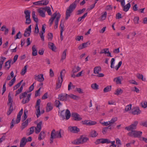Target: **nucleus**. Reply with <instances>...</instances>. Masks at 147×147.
I'll list each match as a JSON object with an SVG mask.
<instances>
[{"label":"nucleus","mask_w":147,"mask_h":147,"mask_svg":"<svg viewBox=\"0 0 147 147\" xmlns=\"http://www.w3.org/2000/svg\"><path fill=\"white\" fill-rule=\"evenodd\" d=\"M80 0H75L67 9L65 19L67 20L70 16L71 13L76 7L77 4L79 3Z\"/></svg>","instance_id":"nucleus-1"},{"label":"nucleus","mask_w":147,"mask_h":147,"mask_svg":"<svg viewBox=\"0 0 147 147\" xmlns=\"http://www.w3.org/2000/svg\"><path fill=\"white\" fill-rule=\"evenodd\" d=\"M23 110L22 109L19 112L17 116V119L16 120V122H15L14 119H12L11 122V126L10 128L11 129H12L14 126V125L15 124H17L19 123L20 122L21 117L23 113Z\"/></svg>","instance_id":"nucleus-2"},{"label":"nucleus","mask_w":147,"mask_h":147,"mask_svg":"<svg viewBox=\"0 0 147 147\" xmlns=\"http://www.w3.org/2000/svg\"><path fill=\"white\" fill-rule=\"evenodd\" d=\"M71 114L69 110L67 109L65 112H64V110L62 111L61 113L60 117L62 118L63 120L65 118L66 120L68 119L70 117Z\"/></svg>","instance_id":"nucleus-3"},{"label":"nucleus","mask_w":147,"mask_h":147,"mask_svg":"<svg viewBox=\"0 0 147 147\" xmlns=\"http://www.w3.org/2000/svg\"><path fill=\"white\" fill-rule=\"evenodd\" d=\"M142 132L140 131L136 130L132 131L129 132L127 135L130 137H134L135 138H140L141 136Z\"/></svg>","instance_id":"nucleus-4"},{"label":"nucleus","mask_w":147,"mask_h":147,"mask_svg":"<svg viewBox=\"0 0 147 147\" xmlns=\"http://www.w3.org/2000/svg\"><path fill=\"white\" fill-rule=\"evenodd\" d=\"M138 123V121H135L133 124L128 126L125 127V129L128 131H135V130L136 129Z\"/></svg>","instance_id":"nucleus-5"},{"label":"nucleus","mask_w":147,"mask_h":147,"mask_svg":"<svg viewBox=\"0 0 147 147\" xmlns=\"http://www.w3.org/2000/svg\"><path fill=\"white\" fill-rule=\"evenodd\" d=\"M72 120L75 121H80L82 119V118L80 115L77 113L72 112L71 113Z\"/></svg>","instance_id":"nucleus-6"},{"label":"nucleus","mask_w":147,"mask_h":147,"mask_svg":"<svg viewBox=\"0 0 147 147\" xmlns=\"http://www.w3.org/2000/svg\"><path fill=\"white\" fill-rule=\"evenodd\" d=\"M41 102V101L40 99H38L36 101L35 106V108H36V110L37 113L36 114V115L37 118H38L40 115V105Z\"/></svg>","instance_id":"nucleus-7"},{"label":"nucleus","mask_w":147,"mask_h":147,"mask_svg":"<svg viewBox=\"0 0 147 147\" xmlns=\"http://www.w3.org/2000/svg\"><path fill=\"white\" fill-rule=\"evenodd\" d=\"M69 97L68 94L66 93H61L58 95V99L61 101H66Z\"/></svg>","instance_id":"nucleus-8"},{"label":"nucleus","mask_w":147,"mask_h":147,"mask_svg":"<svg viewBox=\"0 0 147 147\" xmlns=\"http://www.w3.org/2000/svg\"><path fill=\"white\" fill-rule=\"evenodd\" d=\"M68 130L70 132L74 133H78L80 131L79 128L76 126H69L68 128Z\"/></svg>","instance_id":"nucleus-9"},{"label":"nucleus","mask_w":147,"mask_h":147,"mask_svg":"<svg viewBox=\"0 0 147 147\" xmlns=\"http://www.w3.org/2000/svg\"><path fill=\"white\" fill-rule=\"evenodd\" d=\"M42 124V121H40L37 124V126L35 127V133L36 134L39 133L41 129V125Z\"/></svg>","instance_id":"nucleus-10"},{"label":"nucleus","mask_w":147,"mask_h":147,"mask_svg":"<svg viewBox=\"0 0 147 147\" xmlns=\"http://www.w3.org/2000/svg\"><path fill=\"white\" fill-rule=\"evenodd\" d=\"M31 32V25H30L25 31L24 35L25 37L29 36Z\"/></svg>","instance_id":"nucleus-11"},{"label":"nucleus","mask_w":147,"mask_h":147,"mask_svg":"<svg viewBox=\"0 0 147 147\" xmlns=\"http://www.w3.org/2000/svg\"><path fill=\"white\" fill-rule=\"evenodd\" d=\"M44 25L45 26V25L44 24L42 25V30L40 31V32L39 33L41 39L42 41H44L45 40L43 34L45 32V27L44 26Z\"/></svg>","instance_id":"nucleus-12"},{"label":"nucleus","mask_w":147,"mask_h":147,"mask_svg":"<svg viewBox=\"0 0 147 147\" xmlns=\"http://www.w3.org/2000/svg\"><path fill=\"white\" fill-rule=\"evenodd\" d=\"M34 76V79L40 82H42L44 80L43 75L42 74H41L38 75H36Z\"/></svg>","instance_id":"nucleus-13"},{"label":"nucleus","mask_w":147,"mask_h":147,"mask_svg":"<svg viewBox=\"0 0 147 147\" xmlns=\"http://www.w3.org/2000/svg\"><path fill=\"white\" fill-rule=\"evenodd\" d=\"M44 9V7H41L37 10L39 13V15L42 17H45V11H44L45 10Z\"/></svg>","instance_id":"nucleus-14"},{"label":"nucleus","mask_w":147,"mask_h":147,"mask_svg":"<svg viewBox=\"0 0 147 147\" xmlns=\"http://www.w3.org/2000/svg\"><path fill=\"white\" fill-rule=\"evenodd\" d=\"M141 112L138 107H136L132 109L131 113L134 115H138L140 114Z\"/></svg>","instance_id":"nucleus-15"},{"label":"nucleus","mask_w":147,"mask_h":147,"mask_svg":"<svg viewBox=\"0 0 147 147\" xmlns=\"http://www.w3.org/2000/svg\"><path fill=\"white\" fill-rule=\"evenodd\" d=\"M65 73L66 71L64 69L62 70L61 71L60 73V76L61 77V78H58V82H60L61 84L63 82L62 76L64 75V74Z\"/></svg>","instance_id":"nucleus-16"},{"label":"nucleus","mask_w":147,"mask_h":147,"mask_svg":"<svg viewBox=\"0 0 147 147\" xmlns=\"http://www.w3.org/2000/svg\"><path fill=\"white\" fill-rule=\"evenodd\" d=\"M27 142V139L25 137H23L21 140L20 143V147H24Z\"/></svg>","instance_id":"nucleus-17"},{"label":"nucleus","mask_w":147,"mask_h":147,"mask_svg":"<svg viewBox=\"0 0 147 147\" xmlns=\"http://www.w3.org/2000/svg\"><path fill=\"white\" fill-rule=\"evenodd\" d=\"M53 109V105L50 102H48L47 104L46 108V112H48L52 110Z\"/></svg>","instance_id":"nucleus-18"},{"label":"nucleus","mask_w":147,"mask_h":147,"mask_svg":"<svg viewBox=\"0 0 147 147\" xmlns=\"http://www.w3.org/2000/svg\"><path fill=\"white\" fill-rule=\"evenodd\" d=\"M61 17V15L59 13H57V16L56 17V19L55 21V29L57 28L58 27V23L59 20Z\"/></svg>","instance_id":"nucleus-19"},{"label":"nucleus","mask_w":147,"mask_h":147,"mask_svg":"<svg viewBox=\"0 0 147 147\" xmlns=\"http://www.w3.org/2000/svg\"><path fill=\"white\" fill-rule=\"evenodd\" d=\"M52 16V17L49 20V21L50 22V26H51L52 25L54 20L56 17L57 16V13L56 12H55L53 14Z\"/></svg>","instance_id":"nucleus-20"},{"label":"nucleus","mask_w":147,"mask_h":147,"mask_svg":"<svg viewBox=\"0 0 147 147\" xmlns=\"http://www.w3.org/2000/svg\"><path fill=\"white\" fill-rule=\"evenodd\" d=\"M62 131L60 129L59 131H57L54 133V138H60L62 137L61 134V131Z\"/></svg>","instance_id":"nucleus-21"},{"label":"nucleus","mask_w":147,"mask_h":147,"mask_svg":"<svg viewBox=\"0 0 147 147\" xmlns=\"http://www.w3.org/2000/svg\"><path fill=\"white\" fill-rule=\"evenodd\" d=\"M31 95V94L29 93L28 94L27 98H26L25 99L24 98L22 100V102L24 104L30 101V99Z\"/></svg>","instance_id":"nucleus-22"},{"label":"nucleus","mask_w":147,"mask_h":147,"mask_svg":"<svg viewBox=\"0 0 147 147\" xmlns=\"http://www.w3.org/2000/svg\"><path fill=\"white\" fill-rule=\"evenodd\" d=\"M48 45L50 49H51L53 51H55L56 49V47L53 43L51 42H49Z\"/></svg>","instance_id":"nucleus-23"},{"label":"nucleus","mask_w":147,"mask_h":147,"mask_svg":"<svg viewBox=\"0 0 147 147\" xmlns=\"http://www.w3.org/2000/svg\"><path fill=\"white\" fill-rule=\"evenodd\" d=\"M98 134V133L95 130H92L90 134V136L91 137L94 138L96 137Z\"/></svg>","instance_id":"nucleus-24"},{"label":"nucleus","mask_w":147,"mask_h":147,"mask_svg":"<svg viewBox=\"0 0 147 147\" xmlns=\"http://www.w3.org/2000/svg\"><path fill=\"white\" fill-rule=\"evenodd\" d=\"M45 136V133L44 131H42L38 135V139L41 140L43 139Z\"/></svg>","instance_id":"nucleus-25"},{"label":"nucleus","mask_w":147,"mask_h":147,"mask_svg":"<svg viewBox=\"0 0 147 147\" xmlns=\"http://www.w3.org/2000/svg\"><path fill=\"white\" fill-rule=\"evenodd\" d=\"M82 138L81 136L79 138L74 141L73 143L75 144H82Z\"/></svg>","instance_id":"nucleus-26"},{"label":"nucleus","mask_w":147,"mask_h":147,"mask_svg":"<svg viewBox=\"0 0 147 147\" xmlns=\"http://www.w3.org/2000/svg\"><path fill=\"white\" fill-rule=\"evenodd\" d=\"M131 4L130 3H129L123 7V10L125 12L129 10Z\"/></svg>","instance_id":"nucleus-27"},{"label":"nucleus","mask_w":147,"mask_h":147,"mask_svg":"<svg viewBox=\"0 0 147 147\" xmlns=\"http://www.w3.org/2000/svg\"><path fill=\"white\" fill-rule=\"evenodd\" d=\"M32 55L33 56H35L37 55V51L36 49L35 45H34L32 47Z\"/></svg>","instance_id":"nucleus-28"},{"label":"nucleus","mask_w":147,"mask_h":147,"mask_svg":"<svg viewBox=\"0 0 147 147\" xmlns=\"http://www.w3.org/2000/svg\"><path fill=\"white\" fill-rule=\"evenodd\" d=\"M32 17L34 21L36 23L38 22V19L35 14V12L34 11H32Z\"/></svg>","instance_id":"nucleus-29"},{"label":"nucleus","mask_w":147,"mask_h":147,"mask_svg":"<svg viewBox=\"0 0 147 147\" xmlns=\"http://www.w3.org/2000/svg\"><path fill=\"white\" fill-rule=\"evenodd\" d=\"M80 67H79V66H75L72 68V72L73 73H76L79 71L80 70Z\"/></svg>","instance_id":"nucleus-30"},{"label":"nucleus","mask_w":147,"mask_h":147,"mask_svg":"<svg viewBox=\"0 0 147 147\" xmlns=\"http://www.w3.org/2000/svg\"><path fill=\"white\" fill-rule=\"evenodd\" d=\"M101 70V67L100 66L95 67L94 69V73L95 74H99V72Z\"/></svg>","instance_id":"nucleus-31"},{"label":"nucleus","mask_w":147,"mask_h":147,"mask_svg":"<svg viewBox=\"0 0 147 147\" xmlns=\"http://www.w3.org/2000/svg\"><path fill=\"white\" fill-rule=\"evenodd\" d=\"M67 51V49H65L63 52V53L61 55V61H63V60L65 59L66 58Z\"/></svg>","instance_id":"nucleus-32"},{"label":"nucleus","mask_w":147,"mask_h":147,"mask_svg":"<svg viewBox=\"0 0 147 147\" xmlns=\"http://www.w3.org/2000/svg\"><path fill=\"white\" fill-rule=\"evenodd\" d=\"M44 9L45 11H47V12L48 14L49 15H51L52 13L51 11V8L50 7L46 6V7H44Z\"/></svg>","instance_id":"nucleus-33"},{"label":"nucleus","mask_w":147,"mask_h":147,"mask_svg":"<svg viewBox=\"0 0 147 147\" xmlns=\"http://www.w3.org/2000/svg\"><path fill=\"white\" fill-rule=\"evenodd\" d=\"M30 10H25L24 13L25 15V18H30Z\"/></svg>","instance_id":"nucleus-34"},{"label":"nucleus","mask_w":147,"mask_h":147,"mask_svg":"<svg viewBox=\"0 0 147 147\" xmlns=\"http://www.w3.org/2000/svg\"><path fill=\"white\" fill-rule=\"evenodd\" d=\"M35 127L34 126H32L30 127V131L29 132H27L26 133V135L28 136H29L30 135L32 134L34 131V129Z\"/></svg>","instance_id":"nucleus-35"},{"label":"nucleus","mask_w":147,"mask_h":147,"mask_svg":"<svg viewBox=\"0 0 147 147\" xmlns=\"http://www.w3.org/2000/svg\"><path fill=\"white\" fill-rule=\"evenodd\" d=\"M28 67V65H26L24 67V68L22 69V71L21 73V74L22 76H24L27 71V69Z\"/></svg>","instance_id":"nucleus-36"},{"label":"nucleus","mask_w":147,"mask_h":147,"mask_svg":"<svg viewBox=\"0 0 147 147\" xmlns=\"http://www.w3.org/2000/svg\"><path fill=\"white\" fill-rule=\"evenodd\" d=\"M28 111L26 110H25L24 112L23 116L22 117V121H24L27 117V114L28 113Z\"/></svg>","instance_id":"nucleus-37"},{"label":"nucleus","mask_w":147,"mask_h":147,"mask_svg":"<svg viewBox=\"0 0 147 147\" xmlns=\"http://www.w3.org/2000/svg\"><path fill=\"white\" fill-rule=\"evenodd\" d=\"M111 86H108L105 88L103 90L104 92H107L111 90Z\"/></svg>","instance_id":"nucleus-38"},{"label":"nucleus","mask_w":147,"mask_h":147,"mask_svg":"<svg viewBox=\"0 0 147 147\" xmlns=\"http://www.w3.org/2000/svg\"><path fill=\"white\" fill-rule=\"evenodd\" d=\"M16 76H15L9 83V85L10 87H11L15 82L16 80Z\"/></svg>","instance_id":"nucleus-39"},{"label":"nucleus","mask_w":147,"mask_h":147,"mask_svg":"<svg viewBox=\"0 0 147 147\" xmlns=\"http://www.w3.org/2000/svg\"><path fill=\"white\" fill-rule=\"evenodd\" d=\"M120 78V77H119L114 78L113 80L117 84H121Z\"/></svg>","instance_id":"nucleus-40"},{"label":"nucleus","mask_w":147,"mask_h":147,"mask_svg":"<svg viewBox=\"0 0 147 147\" xmlns=\"http://www.w3.org/2000/svg\"><path fill=\"white\" fill-rule=\"evenodd\" d=\"M123 92V90L121 89H117L115 94L117 95L121 94Z\"/></svg>","instance_id":"nucleus-41"},{"label":"nucleus","mask_w":147,"mask_h":147,"mask_svg":"<svg viewBox=\"0 0 147 147\" xmlns=\"http://www.w3.org/2000/svg\"><path fill=\"white\" fill-rule=\"evenodd\" d=\"M11 60H9L5 62V66L7 67V68L8 69L10 68L11 66L10 63H11Z\"/></svg>","instance_id":"nucleus-42"},{"label":"nucleus","mask_w":147,"mask_h":147,"mask_svg":"<svg viewBox=\"0 0 147 147\" xmlns=\"http://www.w3.org/2000/svg\"><path fill=\"white\" fill-rule=\"evenodd\" d=\"M28 122L26 120L24 122H23L22 124V126L21 128L22 129L25 128L28 125Z\"/></svg>","instance_id":"nucleus-43"},{"label":"nucleus","mask_w":147,"mask_h":147,"mask_svg":"<svg viewBox=\"0 0 147 147\" xmlns=\"http://www.w3.org/2000/svg\"><path fill=\"white\" fill-rule=\"evenodd\" d=\"M102 141L101 142L102 144H109L111 142L108 139L102 138Z\"/></svg>","instance_id":"nucleus-44"},{"label":"nucleus","mask_w":147,"mask_h":147,"mask_svg":"<svg viewBox=\"0 0 147 147\" xmlns=\"http://www.w3.org/2000/svg\"><path fill=\"white\" fill-rule=\"evenodd\" d=\"M87 14L88 13L86 12L85 13L83 16L79 18L78 20V22H80L84 18L87 16Z\"/></svg>","instance_id":"nucleus-45"},{"label":"nucleus","mask_w":147,"mask_h":147,"mask_svg":"<svg viewBox=\"0 0 147 147\" xmlns=\"http://www.w3.org/2000/svg\"><path fill=\"white\" fill-rule=\"evenodd\" d=\"M82 138V144L86 142L87 141L89 140V138L86 137H83V136H81Z\"/></svg>","instance_id":"nucleus-46"},{"label":"nucleus","mask_w":147,"mask_h":147,"mask_svg":"<svg viewBox=\"0 0 147 147\" xmlns=\"http://www.w3.org/2000/svg\"><path fill=\"white\" fill-rule=\"evenodd\" d=\"M21 37L22 35L21 34V32L20 31H19L14 37V38L15 40H16L17 39L21 38Z\"/></svg>","instance_id":"nucleus-47"},{"label":"nucleus","mask_w":147,"mask_h":147,"mask_svg":"<svg viewBox=\"0 0 147 147\" xmlns=\"http://www.w3.org/2000/svg\"><path fill=\"white\" fill-rule=\"evenodd\" d=\"M91 87L94 89L97 90L98 89V86L96 83L92 84Z\"/></svg>","instance_id":"nucleus-48"},{"label":"nucleus","mask_w":147,"mask_h":147,"mask_svg":"<svg viewBox=\"0 0 147 147\" xmlns=\"http://www.w3.org/2000/svg\"><path fill=\"white\" fill-rule=\"evenodd\" d=\"M8 102L7 103V105H9L10 103H11V104H12L13 100H12V99L10 96V93H9L8 94Z\"/></svg>","instance_id":"nucleus-49"},{"label":"nucleus","mask_w":147,"mask_h":147,"mask_svg":"<svg viewBox=\"0 0 147 147\" xmlns=\"http://www.w3.org/2000/svg\"><path fill=\"white\" fill-rule=\"evenodd\" d=\"M116 143L117 144V147H119L121 145V143L120 140L118 138H117L116 139Z\"/></svg>","instance_id":"nucleus-50"},{"label":"nucleus","mask_w":147,"mask_h":147,"mask_svg":"<svg viewBox=\"0 0 147 147\" xmlns=\"http://www.w3.org/2000/svg\"><path fill=\"white\" fill-rule=\"evenodd\" d=\"M131 104H129L126 106L125 109V111L127 112L130 110L131 109Z\"/></svg>","instance_id":"nucleus-51"},{"label":"nucleus","mask_w":147,"mask_h":147,"mask_svg":"<svg viewBox=\"0 0 147 147\" xmlns=\"http://www.w3.org/2000/svg\"><path fill=\"white\" fill-rule=\"evenodd\" d=\"M86 10V9L85 8H84L82 9H80L78 11H77V15H80L82 13H83Z\"/></svg>","instance_id":"nucleus-52"},{"label":"nucleus","mask_w":147,"mask_h":147,"mask_svg":"<svg viewBox=\"0 0 147 147\" xmlns=\"http://www.w3.org/2000/svg\"><path fill=\"white\" fill-rule=\"evenodd\" d=\"M117 118L116 117L112 118L111 120L110 121H109L110 124H113L114 122L116 121L117 120Z\"/></svg>","instance_id":"nucleus-53"},{"label":"nucleus","mask_w":147,"mask_h":147,"mask_svg":"<svg viewBox=\"0 0 147 147\" xmlns=\"http://www.w3.org/2000/svg\"><path fill=\"white\" fill-rule=\"evenodd\" d=\"M115 61V59L114 58H113L111 59V67L112 68H114V64L115 63L114 61Z\"/></svg>","instance_id":"nucleus-54"},{"label":"nucleus","mask_w":147,"mask_h":147,"mask_svg":"<svg viewBox=\"0 0 147 147\" xmlns=\"http://www.w3.org/2000/svg\"><path fill=\"white\" fill-rule=\"evenodd\" d=\"M25 24H29L31 23V20L30 18H26Z\"/></svg>","instance_id":"nucleus-55"},{"label":"nucleus","mask_w":147,"mask_h":147,"mask_svg":"<svg viewBox=\"0 0 147 147\" xmlns=\"http://www.w3.org/2000/svg\"><path fill=\"white\" fill-rule=\"evenodd\" d=\"M141 104L142 107L144 108L147 107V102H142Z\"/></svg>","instance_id":"nucleus-56"},{"label":"nucleus","mask_w":147,"mask_h":147,"mask_svg":"<svg viewBox=\"0 0 147 147\" xmlns=\"http://www.w3.org/2000/svg\"><path fill=\"white\" fill-rule=\"evenodd\" d=\"M23 90L22 87H20V88L18 89L16 92V94L15 96H16L17 95L20 93Z\"/></svg>","instance_id":"nucleus-57"},{"label":"nucleus","mask_w":147,"mask_h":147,"mask_svg":"<svg viewBox=\"0 0 147 147\" xmlns=\"http://www.w3.org/2000/svg\"><path fill=\"white\" fill-rule=\"evenodd\" d=\"M90 120H86L82 121V123L84 125H89Z\"/></svg>","instance_id":"nucleus-58"},{"label":"nucleus","mask_w":147,"mask_h":147,"mask_svg":"<svg viewBox=\"0 0 147 147\" xmlns=\"http://www.w3.org/2000/svg\"><path fill=\"white\" fill-rule=\"evenodd\" d=\"M41 1H42V5H47L49 3V1L48 0H42Z\"/></svg>","instance_id":"nucleus-59"},{"label":"nucleus","mask_w":147,"mask_h":147,"mask_svg":"<svg viewBox=\"0 0 147 147\" xmlns=\"http://www.w3.org/2000/svg\"><path fill=\"white\" fill-rule=\"evenodd\" d=\"M68 96L69 97L74 99H76L78 97L77 96L74 95L72 94H71L69 95H68Z\"/></svg>","instance_id":"nucleus-60"},{"label":"nucleus","mask_w":147,"mask_h":147,"mask_svg":"<svg viewBox=\"0 0 147 147\" xmlns=\"http://www.w3.org/2000/svg\"><path fill=\"white\" fill-rule=\"evenodd\" d=\"M72 87L73 88H75V86L73 85L71 82H70L68 86V90H70L71 89V87Z\"/></svg>","instance_id":"nucleus-61"},{"label":"nucleus","mask_w":147,"mask_h":147,"mask_svg":"<svg viewBox=\"0 0 147 147\" xmlns=\"http://www.w3.org/2000/svg\"><path fill=\"white\" fill-rule=\"evenodd\" d=\"M83 36H77L75 38V40L76 41H79L81 39L82 40H83Z\"/></svg>","instance_id":"nucleus-62"},{"label":"nucleus","mask_w":147,"mask_h":147,"mask_svg":"<svg viewBox=\"0 0 147 147\" xmlns=\"http://www.w3.org/2000/svg\"><path fill=\"white\" fill-rule=\"evenodd\" d=\"M100 123L102 124L103 125L105 126H108L110 125V124L109 123V121L107 122H102L101 121L100 122Z\"/></svg>","instance_id":"nucleus-63"},{"label":"nucleus","mask_w":147,"mask_h":147,"mask_svg":"<svg viewBox=\"0 0 147 147\" xmlns=\"http://www.w3.org/2000/svg\"><path fill=\"white\" fill-rule=\"evenodd\" d=\"M140 125L143 126L147 127V120L145 121L142 122Z\"/></svg>","instance_id":"nucleus-64"}]
</instances>
